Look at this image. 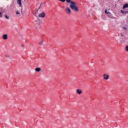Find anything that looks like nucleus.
<instances>
[{"mask_svg":"<svg viewBox=\"0 0 128 128\" xmlns=\"http://www.w3.org/2000/svg\"><path fill=\"white\" fill-rule=\"evenodd\" d=\"M69 6L71 8L72 10H73V12H78V10H80L78 8L76 3L74 2H72Z\"/></svg>","mask_w":128,"mask_h":128,"instance_id":"obj_1","label":"nucleus"},{"mask_svg":"<svg viewBox=\"0 0 128 128\" xmlns=\"http://www.w3.org/2000/svg\"><path fill=\"white\" fill-rule=\"evenodd\" d=\"M38 18H44L46 16V13H44V12H42L38 14Z\"/></svg>","mask_w":128,"mask_h":128,"instance_id":"obj_2","label":"nucleus"},{"mask_svg":"<svg viewBox=\"0 0 128 128\" xmlns=\"http://www.w3.org/2000/svg\"><path fill=\"white\" fill-rule=\"evenodd\" d=\"M65 12L67 14H70V12H72V10H70V8H67L65 9Z\"/></svg>","mask_w":128,"mask_h":128,"instance_id":"obj_3","label":"nucleus"},{"mask_svg":"<svg viewBox=\"0 0 128 128\" xmlns=\"http://www.w3.org/2000/svg\"><path fill=\"white\" fill-rule=\"evenodd\" d=\"M76 94H82V91L80 89H77L76 91Z\"/></svg>","mask_w":128,"mask_h":128,"instance_id":"obj_4","label":"nucleus"},{"mask_svg":"<svg viewBox=\"0 0 128 128\" xmlns=\"http://www.w3.org/2000/svg\"><path fill=\"white\" fill-rule=\"evenodd\" d=\"M104 80H108L110 78V76L108 75H106V74H104L103 75Z\"/></svg>","mask_w":128,"mask_h":128,"instance_id":"obj_5","label":"nucleus"},{"mask_svg":"<svg viewBox=\"0 0 128 128\" xmlns=\"http://www.w3.org/2000/svg\"><path fill=\"white\" fill-rule=\"evenodd\" d=\"M17 3L20 8L22 6V0H17Z\"/></svg>","mask_w":128,"mask_h":128,"instance_id":"obj_6","label":"nucleus"},{"mask_svg":"<svg viewBox=\"0 0 128 128\" xmlns=\"http://www.w3.org/2000/svg\"><path fill=\"white\" fill-rule=\"evenodd\" d=\"M3 40H8V34H4L2 35Z\"/></svg>","mask_w":128,"mask_h":128,"instance_id":"obj_7","label":"nucleus"},{"mask_svg":"<svg viewBox=\"0 0 128 128\" xmlns=\"http://www.w3.org/2000/svg\"><path fill=\"white\" fill-rule=\"evenodd\" d=\"M128 8V4H126L123 6L122 8L124 10L125 8Z\"/></svg>","mask_w":128,"mask_h":128,"instance_id":"obj_8","label":"nucleus"},{"mask_svg":"<svg viewBox=\"0 0 128 128\" xmlns=\"http://www.w3.org/2000/svg\"><path fill=\"white\" fill-rule=\"evenodd\" d=\"M37 20H38V22H38L37 23V24H38V26H40V24H42V20H40V19L39 18H37Z\"/></svg>","mask_w":128,"mask_h":128,"instance_id":"obj_9","label":"nucleus"},{"mask_svg":"<svg viewBox=\"0 0 128 128\" xmlns=\"http://www.w3.org/2000/svg\"><path fill=\"white\" fill-rule=\"evenodd\" d=\"M40 70H41V69L40 68H35V72H40Z\"/></svg>","mask_w":128,"mask_h":128,"instance_id":"obj_10","label":"nucleus"},{"mask_svg":"<svg viewBox=\"0 0 128 128\" xmlns=\"http://www.w3.org/2000/svg\"><path fill=\"white\" fill-rule=\"evenodd\" d=\"M122 14H128V10L127 11H123L122 10H120Z\"/></svg>","mask_w":128,"mask_h":128,"instance_id":"obj_11","label":"nucleus"},{"mask_svg":"<svg viewBox=\"0 0 128 128\" xmlns=\"http://www.w3.org/2000/svg\"><path fill=\"white\" fill-rule=\"evenodd\" d=\"M120 44H126V40L122 38L120 41Z\"/></svg>","mask_w":128,"mask_h":128,"instance_id":"obj_12","label":"nucleus"},{"mask_svg":"<svg viewBox=\"0 0 128 128\" xmlns=\"http://www.w3.org/2000/svg\"><path fill=\"white\" fill-rule=\"evenodd\" d=\"M43 44H44V40H40V42H39V45L42 46Z\"/></svg>","mask_w":128,"mask_h":128,"instance_id":"obj_13","label":"nucleus"},{"mask_svg":"<svg viewBox=\"0 0 128 128\" xmlns=\"http://www.w3.org/2000/svg\"><path fill=\"white\" fill-rule=\"evenodd\" d=\"M4 16L6 18L7 20H10V16H8V15H6V14H5Z\"/></svg>","mask_w":128,"mask_h":128,"instance_id":"obj_14","label":"nucleus"},{"mask_svg":"<svg viewBox=\"0 0 128 128\" xmlns=\"http://www.w3.org/2000/svg\"><path fill=\"white\" fill-rule=\"evenodd\" d=\"M104 12H105V14H110V12H108V10H105Z\"/></svg>","mask_w":128,"mask_h":128,"instance_id":"obj_15","label":"nucleus"},{"mask_svg":"<svg viewBox=\"0 0 128 128\" xmlns=\"http://www.w3.org/2000/svg\"><path fill=\"white\" fill-rule=\"evenodd\" d=\"M123 29L124 30H128V27L123 26Z\"/></svg>","mask_w":128,"mask_h":128,"instance_id":"obj_16","label":"nucleus"},{"mask_svg":"<svg viewBox=\"0 0 128 128\" xmlns=\"http://www.w3.org/2000/svg\"><path fill=\"white\" fill-rule=\"evenodd\" d=\"M66 2L71 4L72 2H74V1H72L71 0H66Z\"/></svg>","mask_w":128,"mask_h":128,"instance_id":"obj_17","label":"nucleus"},{"mask_svg":"<svg viewBox=\"0 0 128 128\" xmlns=\"http://www.w3.org/2000/svg\"><path fill=\"white\" fill-rule=\"evenodd\" d=\"M16 14L18 16V14H20V12H18V10H16Z\"/></svg>","mask_w":128,"mask_h":128,"instance_id":"obj_18","label":"nucleus"},{"mask_svg":"<svg viewBox=\"0 0 128 128\" xmlns=\"http://www.w3.org/2000/svg\"><path fill=\"white\" fill-rule=\"evenodd\" d=\"M4 13V12H0V18H2V14Z\"/></svg>","mask_w":128,"mask_h":128,"instance_id":"obj_19","label":"nucleus"},{"mask_svg":"<svg viewBox=\"0 0 128 128\" xmlns=\"http://www.w3.org/2000/svg\"><path fill=\"white\" fill-rule=\"evenodd\" d=\"M60 2H66V0H59Z\"/></svg>","mask_w":128,"mask_h":128,"instance_id":"obj_20","label":"nucleus"},{"mask_svg":"<svg viewBox=\"0 0 128 128\" xmlns=\"http://www.w3.org/2000/svg\"><path fill=\"white\" fill-rule=\"evenodd\" d=\"M40 6H42V4H40L39 8H38V10H37L36 12H38V10H40Z\"/></svg>","mask_w":128,"mask_h":128,"instance_id":"obj_21","label":"nucleus"},{"mask_svg":"<svg viewBox=\"0 0 128 128\" xmlns=\"http://www.w3.org/2000/svg\"><path fill=\"white\" fill-rule=\"evenodd\" d=\"M126 52H128V46H126Z\"/></svg>","mask_w":128,"mask_h":128,"instance_id":"obj_22","label":"nucleus"},{"mask_svg":"<svg viewBox=\"0 0 128 128\" xmlns=\"http://www.w3.org/2000/svg\"><path fill=\"white\" fill-rule=\"evenodd\" d=\"M121 34V36H124V34H122V33H120Z\"/></svg>","mask_w":128,"mask_h":128,"instance_id":"obj_23","label":"nucleus"},{"mask_svg":"<svg viewBox=\"0 0 128 128\" xmlns=\"http://www.w3.org/2000/svg\"><path fill=\"white\" fill-rule=\"evenodd\" d=\"M21 12H22V10H21Z\"/></svg>","mask_w":128,"mask_h":128,"instance_id":"obj_24","label":"nucleus"},{"mask_svg":"<svg viewBox=\"0 0 128 128\" xmlns=\"http://www.w3.org/2000/svg\"><path fill=\"white\" fill-rule=\"evenodd\" d=\"M22 46H24V44H22Z\"/></svg>","mask_w":128,"mask_h":128,"instance_id":"obj_25","label":"nucleus"},{"mask_svg":"<svg viewBox=\"0 0 128 128\" xmlns=\"http://www.w3.org/2000/svg\"><path fill=\"white\" fill-rule=\"evenodd\" d=\"M7 58H10V56H7Z\"/></svg>","mask_w":128,"mask_h":128,"instance_id":"obj_26","label":"nucleus"}]
</instances>
